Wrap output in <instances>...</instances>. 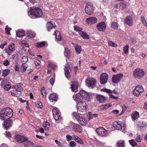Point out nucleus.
<instances>
[{
	"label": "nucleus",
	"mask_w": 147,
	"mask_h": 147,
	"mask_svg": "<svg viewBox=\"0 0 147 147\" xmlns=\"http://www.w3.org/2000/svg\"><path fill=\"white\" fill-rule=\"evenodd\" d=\"M101 90L109 93H110L113 92V91L111 90L110 89H107L106 88L102 89H101Z\"/></svg>",
	"instance_id": "obj_58"
},
{
	"label": "nucleus",
	"mask_w": 147,
	"mask_h": 147,
	"mask_svg": "<svg viewBox=\"0 0 147 147\" xmlns=\"http://www.w3.org/2000/svg\"><path fill=\"white\" fill-rule=\"evenodd\" d=\"M22 85L20 84H18L16 85H14L13 87L18 92H20L22 90Z\"/></svg>",
	"instance_id": "obj_30"
},
{
	"label": "nucleus",
	"mask_w": 147,
	"mask_h": 147,
	"mask_svg": "<svg viewBox=\"0 0 147 147\" xmlns=\"http://www.w3.org/2000/svg\"><path fill=\"white\" fill-rule=\"evenodd\" d=\"M108 45L110 46L115 47L117 46V44L114 43L111 41H109L108 42Z\"/></svg>",
	"instance_id": "obj_46"
},
{
	"label": "nucleus",
	"mask_w": 147,
	"mask_h": 147,
	"mask_svg": "<svg viewBox=\"0 0 147 147\" xmlns=\"http://www.w3.org/2000/svg\"><path fill=\"white\" fill-rule=\"evenodd\" d=\"M98 30L100 31H103L106 29V26L105 22H102L99 23L96 25Z\"/></svg>",
	"instance_id": "obj_16"
},
{
	"label": "nucleus",
	"mask_w": 147,
	"mask_h": 147,
	"mask_svg": "<svg viewBox=\"0 0 147 147\" xmlns=\"http://www.w3.org/2000/svg\"><path fill=\"white\" fill-rule=\"evenodd\" d=\"M64 69L65 76L67 78H69L70 76V73L71 71V69L70 68L69 65L68 64H66L64 68Z\"/></svg>",
	"instance_id": "obj_20"
},
{
	"label": "nucleus",
	"mask_w": 147,
	"mask_h": 147,
	"mask_svg": "<svg viewBox=\"0 0 147 147\" xmlns=\"http://www.w3.org/2000/svg\"><path fill=\"white\" fill-rule=\"evenodd\" d=\"M76 52L78 54L80 53L82 51V48L79 45H76L75 47Z\"/></svg>",
	"instance_id": "obj_38"
},
{
	"label": "nucleus",
	"mask_w": 147,
	"mask_h": 147,
	"mask_svg": "<svg viewBox=\"0 0 147 147\" xmlns=\"http://www.w3.org/2000/svg\"><path fill=\"white\" fill-rule=\"evenodd\" d=\"M40 92L41 94L44 97H46L47 93L44 87H42L41 88L40 90Z\"/></svg>",
	"instance_id": "obj_44"
},
{
	"label": "nucleus",
	"mask_w": 147,
	"mask_h": 147,
	"mask_svg": "<svg viewBox=\"0 0 147 147\" xmlns=\"http://www.w3.org/2000/svg\"><path fill=\"white\" fill-rule=\"evenodd\" d=\"M50 100L51 102L56 100L57 98V96L55 94H52L50 95L49 97Z\"/></svg>",
	"instance_id": "obj_29"
},
{
	"label": "nucleus",
	"mask_w": 147,
	"mask_h": 147,
	"mask_svg": "<svg viewBox=\"0 0 147 147\" xmlns=\"http://www.w3.org/2000/svg\"><path fill=\"white\" fill-rule=\"evenodd\" d=\"M113 126L115 129L121 130L124 133L126 131V126L123 122L119 121H115L113 122Z\"/></svg>",
	"instance_id": "obj_3"
},
{
	"label": "nucleus",
	"mask_w": 147,
	"mask_h": 147,
	"mask_svg": "<svg viewBox=\"0 0 147 147\" xmlns=\"http://www.w3.org/2000/svg\"><path fill=\"white\" fill-rule=\"evenodd\" d=\"M16 90H13L11 91V94L13 96L17 97L18 95V92Z\"/></svg>",
	"instance_id": "obj_50"
},
{
	"label": "nucleus",
	"mask_w": 147,
	"mask_h": 147,
	"mask_svg": "<svg viewBox=\"0 0 147 147\" xmlns=\"http://www.w3.org/2000/svg\"><path fill=\"white\" fill-rule=\"evenodd\" d=\"M11 88V86L8 84H6L4 86V89L6 90H9Z\"/></svg>",
	"instance_id": "obj_59"
},
{
	"label": "nucleus",
	"mask_w": 147,
	"mask_h": 147,
	"mask_svg": "<svg viewBox=\"0 0 147 147\" xmlns=\"http://www.w3.org/2000/svg\"><path fill=\"white\" fill-rule=\"evenodd\" d=\"M78 111L80 112L86 111L87 106L86 102L84 101H81L77 103Z\"/></svg>",
	"instance_id": "obj_5"
},
{
	"label": "nucleus",
	"mask_w": 147,
	"mask_h": 147,
	"mask_svg": "<svg viewBox=\"0 0 147 147\" xmlns=\"http://www.w3.org/2000/svg\"><path fill=\"white\" fill-rule=\"evenodd\" d=\"M142 137L139 135H137L136 138V140L138 142H141L142 139Z\"/></svg>",
	"instance_id": "obj_52"
},
{
	"label": "nucleus",
	"mask_w": 147,
	"mask_h": 147,
	"mask_svg": "<svg viewBox=\"0 0 147 147\" xmlns=\"http://www.w3.org/2000/svg\"><path fill=\"white\" fill-rule=\"evenodd\" d=\"M96 99L100 103L103 102L106 100L104 96L101 95H98L96 96Z\"/></svg>",
	"instance_id": "obj_24"
},
{
	"label": "nucleus",
	"mask_w": 147,
	"mask_h": 147,
	"mask_svg": "<svg viewBox=\"0 0 147 147\" xmlns=\"http://www.w3.org/2000/svg\"><path fill=\"white\" fill-rule=\"evenodd\" d=\"M42 14V12L41 9L38 7H32L28 12V16L31 18H33L34 16L36 18L40 17Z\"/></svg>",
	"instance_id": "obj_2"
},
{
	"label": "nucleus",
	"mask_w": 147,
	"mask_h": 147,
	"mask_svg": "<svg viewBox=\"0 0 147 147\" xmlns=\"http://www.w3.org/2000/svg\"><path fill=\"white\" fill-rule=\"evenodd\" d=\"M109 76L106 73H103L100 74V83L102 84L106 83L108 81Z\"/></svg>",
	"instance_id": "obj_12"
},
{
	"label": "nucleus",
	"mask_w": 147,
	"mask_h": 147,
	"mask_svg": "<svg viewBox=\"0 0 147 147\" xmlns=\"http://www.w3.org/2000/svg\"><path fill=\"white\" fill-rule=\"evenodd\" d=\"M16 36L20 38L24 36V31L22 30H19L16 32Z\"/></svg>",
	"instance_id": "obj_28"
},
{
	"label": "nucleus",
	"mask_w": 147,
	"mask_h": 147,
	"mask_svg": "<svg viewBox=\"0 0 147 147\" xmlns=\"http://www.w3.org/2000/svg\"><path fill=\"white\" fill-rule=\"evenodd\" d=\"M55 35L56 40L57 41L61 40V37L60 32L56 30L55 31Z\"/></svg>",
	"instance_id": "obj_34"
},
{
	"label": "nucleus",
	"mask_w": 147,
	"mask_h": 147,
	"mask_svg": "<svg viewBox=\"0 0 147 147\" xmlns=\"http://www.w3.org/2000/svg\"><path fill=\"white\" fill-rule=\"evenodd\" d=\"M56 66V65L52 62H49L47 65L48 67H51L53 69H55Z\"/></svg>",
	"instance_id": "obj_39"
},
{
	"label": "nucleus",
	"mask_w": 147,
	"mask_h": 147,
	"mask_svg": "<svg viewBox=\"0 0 147 147\" xmlns=\"http://www.w3.org/2000/svg\"><path fill=\"white\" fill-rule=\"evenodd\" d=\"M141 18L142 21V23L144 24L147 25V21L145 19L144 17L142 16L141 17Z\"/></svg>",
	"instance_id": "obj_57"
},
{
	"label": "nucleus",
	"mask_w": 147,
	"mask_h": 147,
	"mask_svg": "<svg viewBox=\"0 0 147 147\" xmlns=\"http://www.w3.org/2000/svg\"><path fill=\"white\" fill-rule=\"evenodd\" d=\"M72 115L73 116L75 117V119L78 121V123L81 125H84L87 123V121L84 118L80 117L77 112H73Z\"/></svg>",
	"instance_id": "obj_6"
},
{
	"label": "nucleus",
	"mask_w": 147,
	"mask_h": 147,
	"mask_svg": "<svg viewBox=\"0 0 147 147\" xmlns=\"http://www.w3.org/2000/svg\"><path fill=\"white\" fill-rule=\"evenodd\" d=\"M55 142L56 144L59 147H62V146L61 144V143L57 140H55Z\"/></svg>",
	"instance_id": "obj_63"
},
{
	"label": "nucleus",
	"mask_w": 147,
	"mask_h": 147,
	"mask_svg": "<svg viewBox=\"0 0 147 147\" xmlns=\"http://www.w3.org/2000/svg\"><path fill=\"white\" fill-rule=\"evenodd\" d=\"M43 126L46 129H48L49 127V123L46 121L43 124Z\"/></svg>",
	"instance_id": "obj_45"
},
{
	"label": "nucleus",
	"mask_w": 147,
	"mask_h": 147,
	"mask_svg": "<svg viewBox=\"0 0 147 147\" xmlns=\"http://www.w3.org/2000/svg\"><path fill=\"white\" fill-rule=\"evenodd\" d=\"M10 70L8 69L3 70V71L2 76L4 77L7 76L9 73Z\"/></svg>",
	"instance_id": "obj_42"
},
{
	"label": "nucleus",
	"mask_w": 147,
	"mask_h": 147,
	"mask_svg": "<svg viewBox=\"0 0 147 147\" xmlns=\"http://www.w3.org/2000/svg\"><path fill=\"white\" fill-rule=\"evenodd\" d=\"M129 46L126 45L123 47V50L125 54H127L128 53Z\"/></svg>",
	"instance_id": "obj_49"
},
{
	"label": "nucleus",
	"mask_w": 147,
	"mask_h": 147,
	"mask_svg": "<svg viewBox=\"0 0 147 147\" xmlns=\"http://www.w3.org/2000/svg\"><path fill=\"white\" fill-rule=\"evenodd\" d=\"M71 125L72 129L74 131L79 132H81L82 130V127L80 125L72 122L71 123Z\"/></svg>",
	"instance_id": "obj_17"
},
{
	"label": "nucleus",
	"mask_w": 147,
	"mask_h": 147,
	"mask_svg": "<svg viewBox=\"0 0 147 147\" xmlns=\"http://www.w3.org/2000/svg\"><path fill=\"white\" fill-rule=\"evenodd\" d=\"M69 146L71 147H75L76 144L74 141H71L69 143Z\"/></svg>",
	"instance_id": "obj_60"
},
{
	"label": "nucleus",
	"mask_w": 147,
	"mask_h": 147,
	"mask_svg": "<svg viewBox=\"0 0 147 147\" xmlns=\"http://www.w3.org/2000/svg\"><path fill=\"white\" fill-rule=\"evenodd\" d=\"M139 113L138 112L135 111L133 112L131 115L132 119L133 121H134L137 119L139 117Z\"/></svg>",
	"instance_id": "obj_23"
},
{
	"label": "nucleus",
	"mask_w": 147,
	"mask_h": 147,
	"mask_svg": "<svg viewBox=\"0 0 147 147\" xmlns=\"http://www.w3.org/2000/svg\"><path fill=\"white\" fill-rule=\"evenodd\" d=\"M22 67L24 69L23 71H25L27 67V65L26 64V63H23L22 65Z\"/></svg>",
	"instance_id": "obj_64"
},
{
	"label": "nucleus",
	"mask_w": 147,
	"mask_h": 147,
	"mask_svg": "<svg viewBox=\"0 0 147 147\" xmlns=\"http://www.w3.org/2000/svg\"><path fill=\"white\" fill-rule=\"evenodd\" d=\"M93 114L91 112H89L88 114V121H89L91 119H92L93 118Z\"/></svg>",
	"instance_id": "obj_55"
},
{
	"label": "nucleus",
	"mask_w": 147,
	"mask_h": 147,
	"mask_svg": "<svg viewBox=\"0 0 147 147\" xmlns=\"http://www.w3.org/2000/svg\"><path fill=\"white\" fill-rule=\"evenodd\" d=\"M25 142V143H24V144L26 147L27 146L29 147L30 146H32V147H33L35 146V144L33 142L30 141L28 140V139Z\"/></svg>",
	"instance_id": "obj_32"
},
{
	"label": "nucleus",
	"mask_w": 147,
	"mask_h": 147,
	"mask_svg": "<svg viewBox=\"0 0 147 147\" xmlns=\"http://www.w3.org/2000/svg\"><path fill=\"white\" fill-rule=\"evenodd\" d=\"M73 98L74 100L77 102H78L80 101L82 98V97L79 93L76 94L75 95H74L73 96Z\"/></svg>",
	"instance_id": "obj_33"
},
{
	"label": "nucleus",
	"mask_w": 147,
	"mask_h": 147,
	"mask_svg": "<svg viewBox=\"0 0 147 147\" xmlns=\"http://www.w3.org/2000/svg\"><path fill=\"white\" fill-rule=\"evenodd\" d=\"M144 71L141 68L136 69L133 72V76L135 78L140 79L144 77Z\"/></svg>",
	"instance_id": "obj_4"
},
{
	"label": "nucleus",
	"mask_w": 147,
	"mask_h": 147,
	"mask_svg": "<svg viewBox=\"0 0 147 147\" xmlns=\"http://www.w3.org/2000/svg\"><path fill=\"white\" fill-rule=\"evenodd\" d=\"M144 91L143 87L141 85H138L133 90L134 95L135 96H139L140 93Z\"/></svg>",
	"instance_id": "obj_9"
},
{
	"label": "nucleus",
	"mask_w": 147,
	"mask_h": 147,
	"mask_svg": "<svg viewBox=\"0 0 147 147\" xmlns=\"http://www.w3.org/2000/svg\"><path fill=\"white\" fill-rule=\"evenodd\" d=\"M86 86L89 87L93 88L95 87L96 84V80L92 78H89L86 80Z\"/></svg>",
	"instance_id": "obj_8"
},
{
	"label": "nucleus",
	"mask_w": 147,
	"mask_h": 147,
	"mask_svg": "<svg viewBox=\"0 0 147 147\" xmlns=\"http://www.w3.org/2000/svg\"><path fill=\"white\" fill-rule=\"evenodd\" d=\"M13 115V111L9 108H6L0 111V119L3 120L9 119Z\"/></svg>",
	"instance_id": "obj_1"
},
{
	"label": "nucleus",
	"mask_w": 147,
	"mask_h": 147,
	"mask_svg": "<svg viewBox=\"0 0 147 147\" xmlns=\"http://www.w3.org/2000/svg\"><path fill=\"white\" fill-rule=\"evenodd\" d=\"M144 124L145 123L142 121H139L138 122V126L140 127H144Z\"/></svg>",
	"instance_id": "obj_62"
},
{
	"label": "nucleus",
	"mask_w": 147,
	"mask_h": 147,
	"mask_svg": "<svg viewBox=\"0 0 147 147\" xmlns=\"http://www.w3.org/2000/svg\"><path fill=\"white\" fill-rule=\"evenodd\" d=\"M133 20L131 16H127L125 20V23L129 26H131L133 25Z\"/></svg>",
	"instance_id": "obj_21"
},
{
	"label": "nucleus",
	"mask_w": 147,
	"mask_h": 147,
	"mask_svg": "<svg viewBox=\"0 0 147 147\" xmlns=\"http://www.w3.org/2000/svg\"><path fill=\"white\" fill-rule=\"evenodd\" d=\"M129 142L130 144L133 147H134L135 146H137V143L133 139L129 140Z\"/></svg>",
	"instance_id": "obj_47"
},
{
	"label": "nucleus",
	"mask_w": 147,
	"mask_h": 147,
	"mask_svg": "<svg viewBox=\"0 0 147 147\" xmlns=\"http://www.w3.org/2000/svg\"><path fill=\"white\" fill-rule=\"evenodd\" d=\"M118 147H125L124 141L120 140L117 143Z\"/></svg>",
	"instance_id": "obj_41"
},
{
	"label": "nucleus",
	"mask_w": 147,
	"mask_h": 147,
	"mask_svg": "<svg viewBox=\"0 0 147 147\" xmlns=\"http://www.w3.org/2000/svg\"><path fill=\"white\" fill-rule=\"evenodd\" d=\"M66 138L67 141L68 142H69L72 140L73 138V136L72 137L71 136L69 135H67L66 136Z\"/></svg>",
	"instance_id": "obj_61"
},
{
	"label": "nucleus",
	"mask_w": 147,
	"mask_h": 147,
	"mask_svg": "<svg viewBox=\"0 0 147 147\" xmlns=\"http://www.w3.org/2000/svg\"><path fill=\"white\" fill-rule=\"evenodd\" d=\"M64 55L65 57L67 58H69L70 56V53L69 49L67 48H65V51L64 52Z\"/></svg>",
	"instance_id": "obj_35"
},
{
	"label": "nucleus",
	"mask_w": 147,
	"mask_h": 147,
	"mask_svg": "<svg viewBox=\"0 0 147 147\" xmlns=\"http://www.w3.org/2000/svg\"><path fill=\"white\" fill-rule=\"evenodd\" d=\"M27 140L28 138L25 136L17 135L15 136V141L19 143L25 142Z\"/></svg>",
	"instance_id": "obj_13"
},
{
	"label": "nucleus",
	"mask_w": 147,
	"mask_h": 147,
	"mask_svg": "<svg viewBox=\"0 0 147 147\" xmlns=\"http://www.w3.org/2000/svg\"><path fill=\"white\" fill-rule=\"evenodd\" d=\"M46 42L45 41L38 42L37 43L36 46L38 48L42 47L44 46Z\"/></svg>",
	"instance_id": "obj_43"
},
{
	"label": "nucleus",
	"mask_w": 147,
	"mask_h": 147,
	"mask_svg": "<svg viewBox=\"0 0 147 147\" xmlns=\"http://www.w3.org/2000/svg\"><path fill=\"white\" fill-rule=\"evenodd\" d=\"M48 30L49 31L53 28L55 26V23L53 22H50L47 23V24Z\"/></svg>",
	"instance_id": "obj_26"
},
{
	"label": "nucleus",
	"mask_w": 147,
	"mask_h": 147,
	"mask_svg": "<svg viewBox=\"0 0 147 147\" xmlns=\"http://www.w3.org/2000/svg\"><path fill=\"white\" fill-rule=\"evenodd\" d=\"M15 44L12 43L9 46L8 49L7 48L5 49V51L8 55H10L11 54V52L15 50Z\"/></svg>",
	"instance_id": "obj_14"
},
{
	"label": "nucleus",
	"mask_w": 147,
	"mask_h": 147,
	"mask_svg": "<svg viewBox=\"0 0 147 147\" xmlns=\"http://www.w3.org/2000/svg\"><path fill=\"white\" fill-rule=\"evenodd\" d=\"M28 61V59L27 57L24 56L22 57L21 60V61L23 63H26Z\"/></svg>",
	"instance_id": "obj_51"
},
{
	"label": "nucleus",
	"mask_w": 147,
	"mask_h": 147,
	"mask_svg": "<svg viewBox=\"0 0 147 147\" xmlns=\"http://www.w3.org/2000/svg\"><path fill=\"white\" fill-rule=\"evenodd\" d=\"M85 12L88 14L91 15L93 11V7L90 3H87L85 9Z\"/></svg>",
	"instance_id": "obj_11"
},
{
	"label": "nucleus",
	"mask_w": 147,
	"mask_h": 147,
	"mask_svg": "<svg viewBox=\"0 0 147 147\" xmlns=\"http://www.w3.org/2000/svg\"><path fill=\"white\" fill-rule=\"evenodd\" d=\"M111 27L114 29H116L118 28V25L117 23L116 22H114L112 23L111 25Z\"/></svg>",
	"instance_id": "obj_53"
},
{
	"label": "nucleus",
	"mask_w": 147,
	"mask_h": 147,
	"mask_svg": "<svg viewBox=\"0 0 147 147\" xmlns=\"http://www.w3.org/2000/svg\"><path fill=\"white\" fill-rule=\"evenodd\" d=\"M79 34L84 39L87 40L89 38L88 35L84 32L82 31L79 32Z\"/></svg>",
	"instance_id": "obj_31"
},
{
	"label": "nucleus",
	"mask_w": 147,
	"mask_h": 147,
	"mask_svg": "<svg viewBox=\"0 0 147 147\" xmlns=\"http://www.w3.org/2000/svg\"><path fill=\"white\" fill-rule=\"evenodd\" d=\"M12 121L10 120L8 121H7L4 122L3 125L6 129H8L12 126Z\"/></svg>",
	"instance_id": "obj_25"
},
{
	"label": "nucleus",
	"mask_w": 147,
	"mask_h": 147,
	"mask_svg": "<svg viewBox=\"0 0 147 147\" xmlns=\"http://www.w3.org/2000/svg\"><path fill=\"white\" fill-rule=\"evenodd\" d=\"M97 134L102 136L105 137L108 135L107 131L103 127H100L96 129Z\"/></svg>",
	"instance_id": "obj_10"
},
{
	"label": "nucleus",
	"mask_w": 147,
	"mask_h": 147,
	"mask_svg": "<svg viewBox=\"0 0 147 147\" xmlns=\"http://www.w3.org/2000/svg\"><path fill=\"white\" fill-rule=\"evenodd\" d=\"M53 117L56 121H58L61 119V112L57 108H54L52 110Z\"/></svg>",
	"instance_id": "obj_7"
},
{
	"label": "nucleus",
	"mask_w": 147,
	"mask_h": 147,
	"mask_svg": "<svg viewBox=\"0 0 147 147\" xmlns=\"http://www.w3.org/2000/svg\"><path fill=\"white\" fill-rule=\"evenodd\" d=\"M78 84L76 81H72L71 84V89L72 91L74 92H76L78 90Z\"/></svg>",
	"instance_id": "obj_19"
},
{
	"label": "nucleus",
	"mask_w": 147,
	"mask_h": 147,
	"mask_svg": "<svg viewBox=\"0 0 147 147\" xmlns=\"http://www.w3.org/2000/svg\"><path fill=\"white\" fill-rule=\"evenodd\" d=\"M111 106L112 105L111 103L106 105H103L101 106L100 109H107L111 107Z\"/></svg>",
	"instance_id": "obj_40"
},
{
	"label": "nucleus",
	"mask_w": 147,
	"mask_h": 147,
	"mask_svg": "<svg viewBox=\"0 0 147 147\" xmlns=\"http://www.w3.org/2000/svg\"><path fill=\"white\" fill-rule=\"evenodd\" d=\"M119 5L120 8L123 9L126 8V4L125 3L123 2V3H120Z\"/></svg>",
	"instance_id": "obj_54"
},
{
	"label": "nucleus",
	"mask_w": 147,
	"mask_h": 147,
	"mask_svg": "<svg viewBox=\"0 0 147 147\" xmlns=\"http://www.w3.org/2000/svg\"><path fill=\"white\" fill-rule=\"evenodd\" d=\"M11 29V28L9 27L7 25L6 26V28H5V30L7 34H10V31Z\"/></svg>",
	"instance_id": "obj_56"
},
{
	"label": "nucleus",
	"mask_w": 147,
	"mask_h": 147,
	"mask_svg": "<svg viewBox=\"0 0 147 147\" xmlns=\"http://www.w3.org/2000/svg\"><path fill=\"white\" fill-rule=\"evenodd\" d=\"M122 74H119L113 76L112 77V80L114 83H117L123 77Z\"/></svg>",
	"instance_id": "obj_15"
},
{
	"label": "nucleus",
	"mask_w": 147,
	"mask_h": 147,
	"mask_svg": "<svg viewBox=\"0 0 147 147\" xmlns=\"http://www.w3.org/2000/svg\"><path fill=\"white\" fill-rule=\"evenodd\" d=\"M86 21L88 24H92L96 23L97 19L95 17H91L87 18Z\"/></svg>",
	"instance_id": "obj_22"
},
{
	"label": "nucleus",
	"mask_w": 147,
	"mask_h": 147,
	"mask_svg": "<svg viewBox=\"0 0 147 147\" xmlns=\"http://www.w3.org/2000/svg\"><path fill=\"white\" fill-rule=\"evenodd\" d=\"M73 138L76 142L81 144H83V142L81 139L76 135L74 134L73 135Z\"/></svg>",
	"instance_id": "obj_27"
},
{
	"label": "nucleus",
	"mask_w": 147,
	"mask_h": 147,
	"mask_svg": "<svg viewBox=\"0 0 147 147\" xmlns=\"http://www.w3.org/2000/svg\"><path fill=\"white\" fill-rule=\"evenodd\" d=\"M34 63L36 68L39 69L40 67L41 63L39 60L37 59H36L34 61Z\"/></svg>",
	"instance_id": "obj_37"
},
{
	"label": "nucleus",
	"mask_w": 147,
	"mask_h": 147,
	"mask_svg": "<svg viewBox=\"0 0 147 147\" xmlns=\"http://www.w3.org/2000/svg\"><path fill=\"white\" fill-rule=\"evenodd\" d=\"M27 32L28 36L30 38H33L35 36V34L34 32H33L31 30H28Z\"/></svg>",
	"instance_id": "obj_36"
},
{
	"label": "nucleus",
	"mask_w": 147,
	"mask_h": 147,
	"mask_svg": "<svg viewBox=\"0 0 147 147\" xmlns=\"http://www.w3.org/2000/svg\"><path fill=\"white\" fill-rule=\"evenodd\" d=\"M80 93L82 98H84V99L89 101L90 99V96L86 92L83 90H81L80 92Z\"/></svg>",
	"instance_id": "obj_18"
},
{
	"label": "nucleus",
	"mask_w": 147,
	"mask_h": 147,
	"mask_svg": "<svg viewBox=\"0 0 147 147\" xmlns=\"http://www.w3.org/2000/svg\"><path fill=\"white\" fill-rule=\"evenodd\" d=\"M74 30L76 31H78L79 32H82V28H80L78 26L75 25L74 26Z\"/></svg>",
	"instance_id": "obj_48"
}]
</instances>
